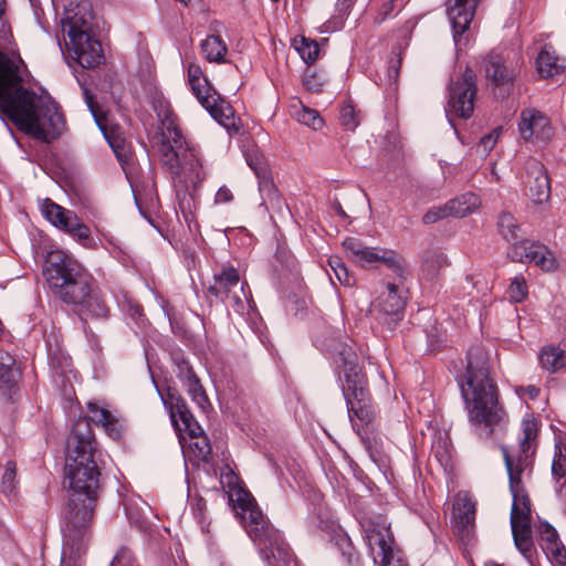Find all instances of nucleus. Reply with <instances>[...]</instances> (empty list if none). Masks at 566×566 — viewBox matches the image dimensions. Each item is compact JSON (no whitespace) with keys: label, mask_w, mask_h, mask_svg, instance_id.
<instances>
[{"label":"nucleus","mask_w":566,"mask_h":566,"mask_svg":"<svg viewBox=\"0 0 566 566\" xmlns=\"http://www.w3.org/2000/svg\"><path fill=\"white\" fill-rule=\"evenodd\" d=\"M6 10V0H0V18L4 13Z\"/></svg>","instance_id":"63"},{"label":"nucleus","mask_w":566,"mask_h":566,"mask_svg":"<svg viewBox=\"0 0 566 566\" xmlns=\"http://www.w3.org/2000/svg\"><path fill=\"white\" fill-rule=\"evenodd\" d=\"M294 116L297 122L314 129H318L323 125V118L319 116L318 112L305 106H301L300 109L295 111Z\"/></svg>","instance_id":"40"},{"label":"nucleus","mask_w":566,"mask_h":566,"mask_svg":"<svg viewBox=\"0 0 566 566\" xmlns=\"http://www.w3.org/2000/svg\"><path fill=\"white\" fill-rule=\"evenodd\" d=\"M188 78L191 91L212 118L222 125L230 134H238L240 127L237 125L232 106L210 86L207 78H202V71L199 65H189Z\"/></svg>","instance_id":"10"},{"label":"nucleus","mask_w":566,"mask_h":566,"mask_svg":"<svg viewBox=\"0 0 566 566\" xmlns=\"http://www.w3.org/2000/svg\"><path fill=\"white\" fill-rule=\"evenodd\" d=\"M449 216L446 205L440 207H433L428 210L422 217V221L426 224H432L441 219H444Z\"/></svg>","instance_id":"48"},{"label":"nucleus","mask_w":566,"mask_h":566,"mask_svg":"<svg viewBox=\"0 0 566 566\" xmlns=\"http://www.w3.org/2000/svg\"><path fill=\"white\" fill-rule=\"evenodd\" d=\"M478 71L494 97L504 99L512 94L518 70L507 55L491 50L480 56Z\"/></svg>","instance_id":"9"},{"label":"nucleus","mask_w":566,"mask_h":566,"mask_svg":"<svg viewBox=\"0 0 566 566\" xmlns=\"http://www.w3.org/2000/svg\"><path fill=\"white\" fill-rule=\"evenodd\" d=\"M467 360L465 375L459 380L461 396L475 433L481 439H489L496 428L507 422V413L491 375L489 353L483 346L473 345L468 350Z\"/></svg>","instance_id":"3"},{"label":"nucleus","mask_w":566,"mask_h":566,"mask_svg":"<svg viewBox=\"0 0 566 566\" xmlns=\"http://www.w3.org/2000/svg\"><path fill=\"white\" fill-rule=\"evenodd\" d=\"M165 406L169 409L170 418L176 428H179V420L175 419L174 413L184 411L188 409V405L185 399L177 392L171 391L170 389L167 392L166 398H164Z\"/></svg>","instance_id":"38"},{"label":"nucleus","mask_w":566,"mask_h":566,"mask_svg":"<svg viewBox=\"0 0 566 566\" xmlns=\"http://www.w3.org/2000/svg\"><path fill=\"white\" fill-rule=\"evenodd\" d=\"M479 0H448L447 15L452 25L455 42L469 30Z\"/></svg>","instance_id":"17"},{"label":"nucleus","mask_w":566,"mask_h":566,"mask_svg":"<svg viewBox=\"0 0 566 566\" xmlns=\"http://www.w3.org/2000/svg\"><path fill=\"white\" fill-rule=\"evenodd\" d=\"M366 544L374 562L379 566H405L399 551H395V539L388 526L370 525L366 530Z\"/></svg>","instance_id":"13"},{"label":"nucleus","mask_w":566,"mask_h":566,"mask_svg":"<svg viewBox=\"0 0 566 566\" xmlns=\"http://www.w3.org/2000/svg\"><path fill=\"white\" fill-rule=\"evenodd\" d=\"M174 416L175 419L179 420V428H176L177 430L187 432L189 437L202 432L200 424L196 421L189 408L182 412H175Z\"/></svg>","instance_id":"36"},{"label":"nucleus","mask_w":566,"mask_h":566,"mask_svg":"<svg viewBox=\"0 0 566 566\" xmlns=\"http://www.w3.org/2000/svg\"><path fill=\"white\" fill-rule=\"evenodd\" d=\"M395 8V0H385L380 8L378 13L375 17V23L380 24L382 23L394 11Z\"/></svg>","instance_id":"52"},{"label":"nucleus","mask_w":566,"mask_h":566,"mask_svg":"<svg viewBox=\"0 0 566 566\" xmlns=\"http://www.w3.org/2000/svg\"><path fill=\"white\" fill-rule=\"evenodd\" d=\"M499 231L501 235L507 240L513 242H518L520 238V226L516 219L509 212L501 213L499 218Z\"/></svg>","instance_id":"33"},{"label":"nucleus","mask_w":566,"mask_h":566,"mask_svg":"<svg viewBox=\"0 0 566 566\" xmlns=\"http://www.w3.org/2000/svg\"><path fill=\"white\" fill-rule=\"evenodd\" d=\"M538 532L541 534L542 541L544 542V551H552V547L562 543L559 541L556 530L547 522H543L539 524Z\"/></svg>","instance_id":"43"},{"label":"nucleus","mask_w":566,"mask_h":566,"mask_svg":"<svg viewBox=\"0 0 566 566\" xmlns=\"http://www.w3.org/2000/svg\"><path fill=\"white\" fill-rule=\"evenodd\" d=\"M356 0H338L336 9L340 15H345L349 12Z\"/></svg>","instance_id":"59"},{"label":"nucleus","mask_w":566,"mask_h":566,"mask_svg":"<svg viewBox=\"0 0 566 566\" xmlns=\"http://www.w3.org/2000/svg\"><path fill=\"white\" fill-rule=\"evenodd\" d=\"M525 195L536 205L547 202L551 197V181L545 166L535 158L524 164L522 175Z\"/></svg>","instance_id":"15"},{"label":"nucleus","mask_w":566,"mask_h":566,"mask_svg":"<svg viewBox=\"0 0 566 566\" xmlns=\"http://www.w3.org/2000/svg\"><path fill=\"white\" fill-rule=\"evenodd\" d=\"M17 475L15 463L12 461H8L4 468V472L2 474V489L3 492L10 493L14 488Z\"/></svg>","instance_id":"45"},{"label":"nucleus","mask_w":566,"mask_h":566,"mask_svg":"<svg viewBox=\"0 0 566 566\" xmlns=\"http://www.w3.org/2000/svg\"><path fill=\"white\" fill-rule=\"evenodd\" d=\"M339 122L345 129L350 132L355 130L359 125V119L352 102H347L342 106L339 111Z\"/></svg>","instance_id":"42"},{"label":"nucleus","mask_w":566,"mask_h":566,"mask_svg":"<svg viewBox=\"0 0 566 566\" xmlns=\"http://www.w3.org/2000/svg\"><path fill=\"white\" fill-rule=\"evenodd\" d=\"M400 64H401L400 57L390 61L389 66H388L389 80H391L394 82L397 81V78L399 76V71H400Z\"/></svg>","instance_id":"57"},{"label":"nucleus","mask_w":566,"mask_h":566,"mask_svg":"<svg viewBox=\"0 0 566 566\" xmlns=\"http://www.w3.org/2000/svg\"><path fill=\"white\" fill-rule=\"evenodd\" d=\"M234 509L240 510L242 525L266 566H298L289 544L250 493L239 491Z\"/></svg>","instance_id":"7"},{"label":"nucleus","mask_w":566,"mask_h":566,"mask_svg":"<svg viewBox=\"0 0 566 566\" xmlns=\"http://www.w3.org/2000/svg\"><path fill=\"white\" fill-rule=\"evenodd\" d=\"M475 504L467 496L458 497L453 505V524L462 534L469 535L474 525Z\"/></svg>","instance_id":"21"},{"label":"nucleus","mask_w":566,"mask_h":566,"mask_svg":"<svg viewBox=\"0 0 566 566\" xmlns=\"http://www.w3.org/2000/svg\"><path fill=\"white\" fill-rule=\"evenodd\" d=\"M343 247L352 260L360 265L380 262L398 276L402 277L403 266L402 258L394 251L368 248L355 238H347L343 242Z\"/></svg>","instance_id":"12"},{"label":"nucleus","mask_w":566,"mask_h":566,"mask_svg":"<svg viewBox=\"0 0 566 566\" xmlns=\"http://www.w3.org/2000/svg\"><path fill=\"white\" fill-rule=\"evenodd\" d=\"M188 395L202 409L209 405V399L197 376H190V380L184 384Z\"/></svg>","instance_id":"37"},{"label":"nucleus","mask_w":566,"mask_h":566,"mask_svg":"<svg viewBox=\"0 0 566 566\" xmlns=\"http://www.w3.org/2000/svg\"><path fill=\"white\" fill-rule=\"evenodd\" d=\"M247 163L258 177L261 190L263 188H273V184L270 180L269 167L262 156L258 154L249 155L247 157Z\"/></svg>","instance_id":"31"},{"label":"nucleus","mask_w":566,"mask_h":566,"mask_svg":"<svg viewBox=\"0 0 566 566\" xmlns=\"http://www.w3.org/2000/svg\"><path fill=\"white\" fill-rule=\"evenodd\" d=\"M449 216L463 218L478 207V198L473 193H465L446 203Z\"/></svg>","instance_id":"26"},{"label":"nucleus","mask_w":566,"mask_h":566,"mask_svg":"<svg viewBox=\"0 0 566 566\" xmlns=\"http://www.w3.org/2000/svg\"><path fill=\"white\" fill-rule=\"evenodd\" d=\"M552 474L554 479L559 482L558 492L562 495L566 494V446L556 444L555 454L552 463Z\"/></svg>","instance_id":"29"},{"label":"nucleus","mask_w":566,"mask_h":566,"mask_svg":"<svg viewBox=\"0 0 566 566\" xmlns=\"http://www.w3.org/2000/svg\"><path fill=\"white\" fill-rule=\"evenodd\" d=\"M160 163L174 179L200 182L205 179L203 165L199 149L191 145L180 128L170 124L159 146Z\"/></svg>","instance_id":"8"},{"label":"nucleus","mask_w":566,"mask_h":566,"mask_svg":"<svg viewBox=\"0 0 566 566\" xmlns=\"http://www.w3.org/2000/svg\"><path fill=\"white\" fill-rule=\"evenodd\" d=\"M543 368L556 371L566 365V350L560 347L547 346L539 354Z\"/></svg>","instance_id":"27"},{"label":"nucleus","mask_w":566,"mask_h":566,"mask_svg":"<svg viewBox=\"0 0 566 566\" xmlns=\"http://www.w3.org/2000/svg\"><path fill=\"white\" fill-rule=\"evenodd\" d=\"M84 95H85V99H86L88 108L91 109L94 117L97 118L96 112L94 109L93 96L90 94L87 88L84 90Z\"/></svg>","instance_id":"60"},{"label":"nucleus","mask_w":566,"mask_h":566,"mask_svg":"<svg viewBox=\"0 0 566 566\" xmlns=\"http://www.w3.org/2000/svg\"><path fill=\"white\" fill-rule=\"evenodd\" d=\"M232 200H233V193L227 186L220 187L214 196V202L217 205L229 203Z\"/></svg>","instance_id":"56"},{"label":"nucleus","mask_w":566,"mask_h":566,"mask_svg":"<svg viewBox=\"0 0 566 566\" xmlns=\"http://www.w3.org/2000/svg\"><path fill=\"white\" fill-rule=\"evenodd\" d=\"M231 302V307L237 313H243L244 311V302L243 300L234 292L232 295L230 294V297L228 298Z\"/></svg>","instance_id":"58"},{"label":"nucleus","mask_w":566,"mask_h":566,"mask_svg":"<svg viewBox=\"0 0 566 566\" xmlns=\"http://www.w3.org/2000/svg\"><path fill=\"white\" fill-rule=\"evenodd\" d=\"M29 75L20 56L0 51V117L8 118L24 134L50 144L61 135L63 116L50 97L24 86Z\"/></svg>","instance_id":"2"},{"label":"nucleus","mask_w":566,"mask_h":566,"mask_svg":"<svg viewBox=\"0 0 566 566\" xmlns=\"http://www.w3.org/2000/svg\"><path fill=\"white\" fill-rule=\"evenodd\" d=\"M111 566H134L130 551L126 547H120L114 556Z\"/></svg>","instance_id":"49"},{"label":"nucleus","mask_w":566,"mask_h":566,"mask_svg":"<svg viewBox=\"0 0 566 566\" xmlns=\"http://www.w3.org/2000/svg\"><path fill=\"white\" fill-rule=\"evenodd\" d=\"M178 374L177 377L185 384L190 380V376H196L191 366L187 360L181 358L177 360Z\"/></svg>","instance_id":"53"},{"label":"nucleus","mask_w":566,"mask_h":566,"mask_svg":"<svg viewBox=\"0 0 566 566\" xmlns=\"http://www.w3.org/2000/svg\"><path fill=\"white\" fill-rule=\"evenodd\" d=\"M70 51L73 59L83 67H96L103 59L101 42L92 33H82L80 36L71 35Z\"/></svg>","instance_id":"16"},{"label":"nucleus","mask_w":566,"mask_h":566,"mask_svg":"<svg viewBox=\"0 0 566 566\" xmlns=\"http://www.w3.org/2000/svg\"><path fill=\"white\" fill-rule=\"evenodd\" d=\"M535 248L539 249L536 259L532 262L541 270L546 272L555 271L558 266V263L553 254V252L546 245H535Z\"/></svg>","instance_id":"39"},{"label":"nucleus","mask_w":566,"mask_h":566,"mask_svg":"<svg viewBox=\"0 0 566 566\" xmlns=\"http://www.w3.org/2000/svg\"><path fill=\"white\" fill-rule=\"evenodd\" d=\"M96 441L86 418H80L66 440L67 502L62 511L63 554L78 558L87 549L94 512L102 490L95 461Z\"/></svg>","instance_id":"1"},{"label":"nucleus","mask_w":566,"mask_h":566,"mask_svg":"<svg viewBox=\"0 0 566 566\" xmlns=\"http://www.w3.org/2000/svg\"><path fill=\"white\" fill-rule=\"evenodd\" d=\"M500 132H501L500 127L495 128L492 133H490L481 138L480 147H482L483 153L488 154L494 148V146L497 142Z\"/></svg>","instance_id":"51"},{"label":"nucleus","mask_w":566,"mask_h":566,"mask_svg":"<svg viewBox=\"0 0 566 566\" xmlns=\"http://www.w3.org/2000/svg\"><path fill=\"white\" fill-rule=\"evenodd\" d=\"M191 438L195 440L189 443L190 459L208 463L211 455V446L208 437L202 431Z\"/></svg>","instance_id":"30"},{"label":"nucleus","mask_w":566,"mask_h":566,"mask_svg":"<svg viewBox=\"0 0 566 566\" xmlns=\"http://www.w3.org/2000/svg\"><path fill=\"white\" fill-rule=\"evenodd\" d=\"M240 275L233 266L223 268L222 271L213 275V282L208 286V293L222 302L227 301L232 290L238 287Z\"/></svg>","instance_id":"20"},{"label":"nucleus","mask_w":566,"mask_h":566,"mask_svg":"<svg viewBox=\"0 0 566 566\" xmlns=\"http://www.w3.org/2000/svg\"><path fill=\"white\" fill-rule=\"evenodd\" d=\"M66 233L84 248H94L96 244L91 229L80 218Z\"/></svg>","instance_id":"35"},{"label":"nucleus","mask_w":566,"mask_h":566,"mask_svg":"<svg viewBox=\"0 0 566 566\" xmlns=\"http://www.w3.org/2000/svg\"><path fill=\"white\" fill-rule=\"evenodd\" d=\"M88 408L92 412H95L94 419L103 424L106 429L115 423V418L108 410L98 408L94 403H88Z\"/></svg>","instance_id":"47"},{"label":"nucleus","mask_w":566,"mask_h":566,"mask_svg":"<svg viewBox=\"0 0 566 566\" xmlns=\"http://www.w3.org/2000/svg\"><path fill=\"white\" fill-rule=\"evenodd\" d=\"M77 218L78 217L74 211L69 210L66 216H64V218H62L59 223H55V227L66 233L74 226V222H76Z\"/></svg>","instance_id":"55"},{"label":"nucleus","mask_w":566,"mask_h":566,"mask_svg":"<svg viewBox=\"0 0 566 566\" xmlns=\"http://www.w3.org/2000/svg\"><path fill=\"white\" fill-rule=\"evenodd\" d=\"M333 209H334V211H335L339 217H342V218H347V214H346V212L344 211V209H343V207H342V205H340V202H339V201H337V200H336V201H334V202H333Z\"/></svg>","instance_id":"61"},{"label":"nucleus","mask_w":566,"mask_h":566,"mask_svg":"<svg viewBox=\"0 0 566 566\" xmlns=\"http://www.w3.org/2000/svg\"><path fill=\"white\" fill-rule=\"evenodd\" d=\"M43 274L53 295L70 305L84 326L88 319L109 317L111 310L94 277L72 256L63 251L51 252Z\"/></svg>","instance_id":"4"},{"label":"nucleus","mask_w":566,"mask_h":566,"mask_svg":"<svg viewBox=\"0 0 566 566\" xmlns=\"http://www.w3.org/2000/svg\"><path fill=\"white\" fill-rule=\"evenodd\" d=\"M535 245H543L537 241H531L527 239L514 242L509 250V256L513 262L532 263L536 259V254L539 249Z\"/></svg>","instance_id":"25"},{"label":"nucleus","mask_w":566,"mask_h":566,"mask_svg":"<svg viewBox=\"0 0 566 566\" xmlns=\"http://www.w3.org/2000/svg\"><path fill=\"white\" fill-rule=\"evenodd\" d=\"M191 199H192V197H191V196H189V198L187 199V198H186V195H185V196H184V198L180 200V206H181V207H184L185 202H186V201H188V202H189Z\"/></svg>","instance_id":"64"},{"label":"nucleus","mask_w":566,"mask_h":566,"mask_svg":"<svg viewBox=\"0 0 566 566\" xmlns=\"http://www.w3.org/2000/svg\"><path fill=\"white\" fill-rule=\"evenodd\" d=\"M93 20L91 3L86 0L81 1L74 9L66 11V17L62 20L63 31L66 32L69 40L71 35L80 36L82 33H91Z\"/></svg>","instance_id":"19"},{"label":"nucleus","mask_w":566,"mask_h":566,"mask_svg":"<svg viewBox=\"0 0 566 566\" xmlns=\"http://www.w3.org/2000/svg\"><path fill=\"white\" fill-rule=\"evenodd\" d=\"M536 69L542 77H552L564 71L552 44H545L536 59Z\"/></svg>","instance_id":"23"},{"label":"nucleus","mask_w":566,"mask_h":566,"mask_svg":"<svg viewBox=\"0 0 566 566\" xmlns=\"http://www.w3.org/2000/svg\"><path fill=\"white\" fill-rule=\"evenodd\" d=\"M124 311L134 319H138L143 316V307L140 304L133 300H127L124 303Z\"/></svg>","instance_id":"54"},{"label":"nucleus","mask_w":566,"mask_h":566,"mask_svg":"<svg viewBox=\"0 0 566 566\" xmlns=\"http://www.w3.org/2000/svg\"><path fill=\"white\" fill-rule=\"evenodd\" d=\"M328 265L332 272H328L331 281L334 283L333 274L339 284L344 286H353L355 284V277L349 273L346 265L338 256H332L328 259Z\"/></svg>","instance_id":"32"},{"label":"nucleus","mask_w":566,"mask_h":566,"mask_svg":"<svg viewBox=\"0 0 566 566\" xmlns=\"http://www.w3.org/2000/svg\"><path fill=\"white\" fill-rule=\"evenodd\" d=\"M518 130L524 140H530L533 136L547 140L553 135L549 118L535 108L521 112Z\"/></svg>","instance_id":"18"},{"label":"nucleus","mask_w":566,"mask_h":566,"mask_svg":"<svg viewBox=\"0 0 566 566\" xmlns=\"http://www.w3.org/2000/svg\"><path fill=\"white\" fill-rule=\"evenodd\" d=\"M446 114L449 122L452 117L468 119L473 115L478 93L476 74L469 66L464 72L451 77L448 86Z\"/></svg>","instance_id":"11"},{"label":"nucleus","mask_w":566,"mask_h":566,"mask_svg":"<svg viewBox=\"0 0 566 566\" xmlns=\"http://www.w3.org/2000/svg\"><path fill=\"white\" fill-rule=\"evenodd\" d=\"M332 355L349 420L354 430L361 434V430L371 423L376 417L367 377L358 365L357 354L350 346L338 342L335 344Z\"/></svg>","instance_id":"6"},{"label":"nucleus","mask_w":566,"mask_h":566,"mask_svg":"<svg viewBox=\"0 0 566 566\" xmlns=\"http://www.w3.org/2000/svg\"><path fill=\"white\" fill-rule=\"evenodd\" d=\"M295 49L300 53L302 60L308 65L318 59L319 45L315 40L301 36L300 41L295 40Z\"/></svg>","instance_id":"34"},{"label":"nucleus","mask_w":566,"mask_h":566,"mask_svg":"<svg viewBox=\"0 0 566 566\" xmlns=\"http://www.w3.org/2000/svg\"><path fill=\"white\" fill-rule=\"evenodd\" d=\"M303 85L307 91L318 93L322 91L323 82L314 71L307 67L304 72Z\"/></svg>","instance_id":"46"},{"label":"nucleus","mask_w":566,"mask_h":566,"mask_svg":"<svg viewBox=\"0 0 566 566\" xmlns=\"http://www.w3.org/2000/svg\"><path fill=\"white\" fill-rule=\"evenodd\" d=\"M553 559L554 566H566V548L563 543L552 547V551H545Z\"/></svg>","instance_id":"50"},{"label":"nucleus","mask_w":566,"mask_h":566,"mask_svg":"<svg viewBox=\"0 0 566 566\" xmlns=\"http://www.w3.org/2000/svg\"><path fill=\"white\" fill-rule=\"evenodd\" d=\"M448 265L447 255L439 250H429L426 252L421 272L422 276L428 281H433L438 277L439 271Z\"/></svg>","instance_id":"24"},{"label":"nucleus","mask_w":566,"mask_h":566,"mask_svg":"<svg viewBox=\"0 0 566 566\" xmlns=\"http://www.w3.org/2000/svg\"><path fill=\"white\" fill-rule=\"evenodd\" d=\"M69 209H65L64 207L53 202L51 199H45L42 205V213L48 221H50L54 227L55 223H59L64 216H66V212Z\"/></svg>","instance_id":"41"},{"label":"nucleus","mask_w":566,"mask_h":566,"mask_svg":"<svg viewBox=\"0 0 566 566\" xmlns=\"http://www.w3.org/2000/svg\"><path fill=\"white\" fill-rule=\"evenodd\" d=\"M509 294L513 302L520 303L527 295V285L523 276H515L509 287Z\"/></svg>","instance_id":"44"},{"label":"nucleus","mask_w":566,"mask_h":566,"mask_svg":"<svg viewBox=\"0 0 566 566\" xmlns=\"http://www.w3.org/2000/svg\"><path fill=\"white\" fill-rule=\"evenodd\" d=\"M406 300V290L399 284L388 282L374 304L376 318L392 329L403 316Z\"/></svg>","instance_id":"14"},{"label":"nucleus","mask_w":566,"mask_h":566,"mask_svg":"<svg viewBox=\"0 0 566 566\" xmlns=\"http://www.w3.org/2000/svg\"><path fill=\"white\" fill-rule=\"evenodd\" d=\"M19 377L17 359L8 352L0 349V390L3 395L11 396Z\"/></svg>","instance_id":"22"},{"label":"nucleus","mask_w":566,"mask_h":566,"mask_svg":"<svg viewBox=\"0 0 566 566\" xmlns=\"http://www.w3.org/2000/svg\"><path fill=\"white\" fill-rule=\"evenodd\" d=\"M539 421L527 415L521 422V436L516 448L501 446L509 485L513 497L511 528L516 547L527 553L532 547L531 501L523 483V474L531 471L538 444Z\"/></svg>","instance_id":"5"},{"label":"nucleus","mask_w":566,"mask_h":566,"mask_svg":"<svg viewBox=\"0 0 566 566\" xmlns=\"http://www.w3.org/2000/svg\"><path fill=\"white\" fill-rule=\"evenodd\" d=\"M202 54L209 62H222L227 45L219 35H209L200 44Z\"/></svg>","instance_id":"28"},{"label":"nucleus","mask_w":566,"mask_h":566,"mask_svg":"<svg viewBox=\"0 0 566 566\" xmlns=\"http://www.w3.org/2000/svg\"><path fill=\"white\" fill-rule=\"evenodd\" d=\"M526 392L531 399H535L539 394V389L532 385L526 387Z\"/></svg>","instance_id":"62"}]
</instances>
